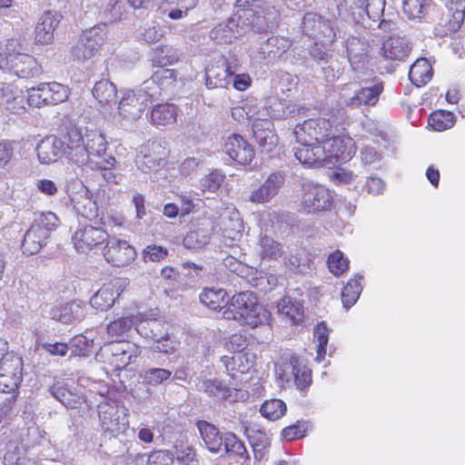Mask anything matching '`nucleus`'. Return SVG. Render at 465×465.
<instances>
[{
  "label": "nucleus",
  "mask_w": 465,
  "mask_h": 465,
  "mask_svg": "<svg viewBox=\"0 0 465 465\" xmlns=\"http://www.w3.org/2000/svg\"><path fill=\"white\" fill-rule=\"evenodd\" d=\"M84 315L83 303L76 301L54 306L49 311L51 319L65 324L73 323Z\"/></svg>",
  "instance_id": "c85d7f7f"
},
{
  "label": "nucleus",
  "mask_w": 465,
  "mask_h": 465,
  "mask_svg": "<svg viewBox=\"0 0 465 465\" xmlns=\"http://www.w3.org/2000/svg\"><path fill=\"white\" fill-rule=\"evenodd\" d=\"M200 436L209 451L218 453L223 449V435L218 428L206 420H199L196 423Z\"/></svg>",
  "instance_id": "c756f323"
},
{
  "label": "nucleus",
  "mask_w": 465,
  "mask_h": 465,
  "mask_svg": "<svg viewBox=\"0 0 465 465\" xmlns=\"http://www.w3.org/2000/svg\"><path fill=\"white\" fill-rule=\"evenodd\" d=\"M278 312L285 315L292 324H298L303 319V304L290 296H285L277 303Z\"/></svg>",
  "instance_id": "e433bc0d"
},
{
  "label": "nucleus",
  "mask_w": 465,
  "mask_h": 465,
  "mask_svg": "<svg viewBox=\"0 0 465 465\" xmlns=\"http://www.w3.org/2000/svg\"><path fill=\"white\" fill-rule=\"evenodd\" d=\"M224 174L220 171L214 170L204 175L201 181V193L189 191L181 192L179 199L183 203H193L194 201L203 202L204 200L213 199L215 194L224 182Z\"/></svg>",
  "instance_id": "ddd939ff"
},
{
  "label": "nucleus",
  "mask_w": 465,
  "mask_h": 465,
  "mask_svg": "<svg viewBox=\"0 0 465 465\" xmlns=\"http://www.w3.org/2000/svg\"><path fill=\"white\" fill-rule=\"evenodd\" d=\"M136 315L122 317L112 322L107 326V333L112 339H118L124 335L133 326L135 327Z\"/></svg>",
  "instance_id": "864d4df0"
},
{
  "label": "nucleus",
  "mask_w": 465,
  "mask_h": 465,
  "mask_svg": "<svg viewBox=\"0 0 465 465\" xmlns=\"http://www.w3.org/2000/svg\"><path fill=\"white\" fill-rule=\"evenodd\" d=\"M17 43L10 40L5 48L0 46V69L19 78H32L41 74L36 59L16 51Z\"/></svg>",
  "instance_id": "39448f33"
},
{
  "label": "nucleus",
  "mask_w": 465,
  "mask_h": 465,
  "mask_svg": "<svg viewBox=\"0 0 465 465\" xmlns=\"http://www.w3.org/2000/svg\"><path fill=\"white\" fill-rule=\"evenodd\" d=\"M154 341L153 351L164 354L173 353L179 345V342L173 337H171L167 331H164L162 337H158Z\"/></svg>",
  "instance_id": "338daca9"
},
{
  "label": "nucleus",
  "mask_w": 465,
  "mask_h": 465,
  "mask_svg": "<svg viewBox=\"0 0 465 465\" xmlns=\"http://www.w3.org/2000/svg\"><path fill=\"white\" fill-rule=\"evenodd\" d=\"M50 392L67 409H77L84 402L82 391L64 381H56L50 388Z\"/></svg>",
  "instance_id": "5701e85b"
},
{
  "label": "nucleus",
  "mask_w": 465,
  "mask_h": 465,
  "mask_svg": "<svg viewBox=\"0 0 465 465\" xmlns=\"http://www.w3.org/2000/svg\"><path fill=\"white\" fill-rule=\"evenodd\" d=\"M68 157L77 165L89 164L93 168L95 161L106 154L107 143L104 135L96 130L72 128L67 134Z\"/></svg>",
  "instance_id": "f03ea898"
},
{
  "label": "nucleus",
  "mask_w": 465,
  "mask_h": 465,
  "mask_svg": "<svg viewBox=\"0 0 465 465\" xmlns=\"http://www.w3.org/2000/svg\"><path fill=\"white\" fill-rule=\"evenodd\" d=\"M92 93L98 102L99 110L104 114H111L113 106L116 104V86L108 80H101L95 83Z\"/></svg>",
  "instance_id": "bb28decb"
},
{
  "label": "nucleus",
  "mask_w": 465,
  "mask_h": 465,
  "mask_svg": "<svg viewBox=\"0 0 465 465\" xmlns=\"http://www.w3.org/2000/svg\"><path fill=\"white\" fill-rule=\"evenodd\" d=\"M259 248V253L262 259L277 260L283 253L282 245L267 235L260 237Z\"/></svg>",
  "instance_id": "8fccbe9b"
},
{
  "label": "nucleus",
  "mask_w": 465,
  "mask_h": 465,
  "mask_svg": "<svg viewBox=\"0 0 465 465\" xmlns=\"http://www.w3.org/2000/svg\"><path fill=\"white\" fill-rule=\"evenodd\" d=\"M80 37L84 42V45H87L95 54L106 40L107 25L106 24L94 25L89 30L84 31Z\"/></svg>",
  "instance_id": "a19ab883"
},
{
  "label": "nucleus",
  "mask_w": 465,
  "mask_h": 465,
  "mask_svg": "<svg viewBox=\"0 0 465 465\" xmlns=\"http://www.w3.org/2000/svg\"><path fill=\"white\" fill-rule=\"evenodd\" d=\"M115 159L110 155L108 157H103L101 160H97L93 164V168H96L99 171L100 175L108 183H116L115 174L112 171V167L114 165Z\"/></svg>",
  "instance_id": "0e129e2a"
},
{
  "label": "nucleus",
  "mask_w": 465,
  "mask_h": 465,
  "mask_svg": "<svg viewBox=\"0 0 465 465\" xmlns=\"http://www.w3.org/2000/svg\"><path fill=\"white\" fill-rule=\"evenodd\" d=\"M165 323L155 318H149L144 314H136L135 330L143 337L155 340L162 337L165 330Z\"/></svg>",
  "instance_id": "7c9ffc66"
},
{
  "label": "nucleus",
  "mask_w": 465,
  "mask_h": 465,
  "mask_svg": "<svg viewBox=\"0 0 465 465\" xmlns=\"http://www.w3.org/2000/svg\"><path fill=\"white\" fill-rule=\"evenodd\" d=\"M286 411V403L280 399L265 401L260 408L261 414L270 420L281 419L285 414Z\"/></svg>",
  "instance_id": "603ef678"
},
{
  "label": "nucleus",
  "mask_w": 465,
  "mask_h": 465,
  "mask_svg": "<svg viewBox=\"0 0 465 465\" xmlns=\"http://www.w3.org/2000/svg\"><path fill=\"white\" fill-rule=\"evenodd\" d=\"M259 116H267V110L263 108L262 111L254 112L247 104L244 106L232 108V117L239 123H242L247 119L254 121Z\"/></svg>",
  "instance_id": "680f3d73"
},
{
  "label": "nucleus",
  "mask_w": 465,
  "mask_h": 465,
  "mask_svg": "<svg viewBox=\"0 0 465 465\" xmlns=\"http://www.w3.org/2000/svg\"><path fill=\"white\" fill-rule=\"evenodd\" d=\"M329 334L330 330L324 322L318 323L313 329V339L317 343V355L315 358L317 362H322L325 359L327 353L326 346L329 341Z\"/></svg>",
  "instance_id": "3c124183"
},
{
  "label": "nucleus",
  "mask_w": 465,
  "mask_h": 465,
  "mask_svg": "<svg viewBox=\"0 0 465 465\" xmlns=\"http://www.w3.org/2000/svg\"><path fill=\"white\" fill-rule=\"evenodd\" d=\"M363 275L358 273L351 278L341 291V302L343 307L350 309L358 301L361 292Z\"/></svg>",
  "instance_id": "58836bf2"
},
{
  "label": "nucleus",
  "mask_w": 465,
  "mask_h": 465,
  "mask_svg": "<svg viewBox=\"0 0 465 465\" xmlns=\"http://www.w3.org/2000/svg\"><path fill=\"white\" fill-rule=\"evenodd\" d=\"M433 70L426 58H419L411 66L409 78L417 87L425 85L432 77Z\"/></svg>",
  "instance_id": "c9c22d12"
},
{
  "label": "nucleus",
  "mask_w": 465,
  "mask_h": 465,
  "mask_svg": "<svg viewBox=\"0 0 465 465\" xmlns=\"http://www.w3.org/2000/svg\"><path fill=\"white\" fill-rule=\"evenodd\" d=\"M0 106L12 114L25 111V98L21 89L12 84H0Z\"/></svg>",
  "instance_id": "4be33fe9"
},
{
  "label": "nucleus",
  "mask_w": 465,
  "mask_h": 465,
  "mask_svg": "<svg viewBox=\"0 0 465 465\" xmlns=\"http://www.w3.org/2000/svg\"><path fill=\"white\" fill-rule=\"evenodd\" d=\"M431 4V0H402V11L410 20L421 21L427 15Z\"/></svg>",
  "instance_id": "a18cd8bd"
},
{
  "label": "nucleus",
  "mask_w": 465,
  "mask_h": 465,
  "mask_svg": "<svg viewBox=\"0 0 465 465\" xmlns=\"http://www.w3.org/2000/svg\"><path fill=\"white\" fill-rule=\"evenodd\" d=\"M223 318L254 329L268 324L271 313L259 303L252 292L247 291L236 293L231 298L224 306Z\"/></svg>",
  "instance_id": "7ed1b4c3"
},
{
  "label": "nucleus",
  "mask_w": 465,
  "mask_h": 465,
  "mask_svg": "<svg viewBox=\"0 0 465 465\" xmlns=\"http://www.w3.org/2000/svg\"><path fill=\"white\" fill-rule=\"evenodd\" d=\"M227 292L222 288H204L201 292L200 302L211 310H222L225 302Z\"/></svg>",
  "instance_id": "de8ad7c7"
},
{
  "label": "nucleus",
  "mask_w": 465,
  "mask_h": 465,
  "mask_svg": "<svg viewBox=\"0 0 465 465\" xmlns=\"http://www.w3.org/2000/svg\"><path fill=\"white\" fill-rule=\"evenodd\" d=\"M349 263L348 258L339 250L331 253L327 260L328 268L335 276H340L347 272Z\"/></svg>",
  "instance_id": "bf43d9fd"
},
{
  "label": "nucleus",
  "mask_w": 465,
  "mask_h": 465,
  "mask_svg": "<svg viewBox=\"0 0 465 465\" xmlns=\"http://www.w3.org/2000/svg\"><path fill=\"white\" fill-rule=\"evenodd\" d=\"M212 224L204 222L201 227L191 230L183 238V245L188 249H200L209 243L212 235Z\"/></svg>",
  "instance_id": "f704fd0d"
},
{
  "label": "nucleus",
  "mask_w": 465,
  "mask_h": 465,
  "mask_svg": "<svg viewBox=\"0 0 465 465\" xmlns=\"http://www.w3.org/2000/svg\"><path fill=\"white\" fill-rule=\"evenodd\" d=\"M22 359L14 353H6L0 360V392L15 391L22 381Z\"/></svg>",
  "instance_id": "f8f14e48"
},
{
  "label": "nucleus",
  "mask_w": 465,
  "mask_h": 465,
  "mask_svg": "<svg viewBox=\"0 0 465 465\" xmlns=\"http://www.w3.org/2000/svg\"><path fill=\"white\" fill-rule=\"evenodd\" d=\"M105 261L115 267L129 265L136 257L134 248L125 240L115 237L107 238L106 244L103 250Z\"/></svg>",
  "instance_id": "2eb2a0df"
},
{
  "label": "nucleus",
  "mask_w": 465,
  "mask_h": 465,
  "mask_svg": "<svg viewBox=\"0 0 465 465\" xmlns=\"http://www.w3.org/2000/svg\"><path fill=\"white\" fill-rule=\"evenodd\" d=\"M33 224L38 225L42 230L46 231L49 235L50 232L58 227L59 219L53 212L41 213L35 218Z\"/></svg>",
  "instance_id": "69168bd1"
},
{
  "label": "nucleus",
  "mask_w": 465,
  "mask_h": 465,
  "mask_svg": "<svg viewBox=\"0 0 465 465\" xmlns=\"http://www.w3.org/2000/svg\"><path fill=\"white\" fill-rule=\"evenodd\" d=\"M94 339L85 335H76L69 342V350L75 356H87L93 350Z\"/></svg>",
  "instance_id": "13d9d810"
},
{
  "label": "nucleus",
  "mask_w": 465,
  "mask_h": 465,
  "mask_svg": "<svg viewBox=\"0 0 465 465\" xmlns=\"http://www.w3.org/2000/svg\"><path fill=\"white\" fill-rule=\"evenodd\" d=\"M129 282L126 278H116L104 284L91 297L90 305L101 312L109 310L116 298L125 290Z\"/></svg>",
  "instance_id": "4468645a"
},
{
  "label": "nucleus",
  "mask_w": 465,
  "mask_h": 465,
  "mask_svg": "<svg viewBox=\"0 0 465 465\" xmlns=\"http://www.w3.org/2000/svg\"><path fill=\"white\" fill-rule=\"evenodd\" d=\"M223 151L232 160L241 165L249 164L254 156L252 145L239 134H232L227 138Z\"/></svg>",
  "instance_id": "6ab92c4d"
},
{
  "label": "nucleus",
  "mask_w": 465,
  "mask_h": 465,
  "mask_svg": "<svg viewBox=\"0 0 465 465\" xmlns=\"http://www.w3.org/2000/svg\"><path fill=\"white\" fill-rule=\"evenodd\" d=\"M449 15L454 23L460 24L465 19V0H449L446 4Z\"/></svg>",
  "instance_id": "774afa93"
},
{
  "label": "nucleus",
  "mask_w": 465,
  "mask_h": 465,
  "mask_svg": "<svg viewBox=\"0 0 465 465\" xmlns=\"http://www.w3.org/2000/svg\"><path fill=\"white\" fill-rule=\"evenodd\" d=\"M299 147L294 148L296 159L304 165L309 166H328L324 149L316 142L302 143H298Z\"/></svg>",
  "instance_id": "b1692460"
},
{
  "label": "nucleus",
  "mask_w": 465,
  "mask_h": 465,
  "mask_svg": "<svg viewBox=\"0 0 465 465\" xmlns=\"http://www.w3.org/2000/svg\"><path fill=\"white\" fill-rule=\"evenodd\" d=\"M27 103L31 106L41 107L61 104L69 96V88L60 83H41L28 88Z\"/></svg>",
  "instance_id": "9d476101"
},
{
  "label": "nucleus",
  "mask_w": 465,
  "mask_h": 465,
  "mask_svg": "<svg viewBox=\"0 0 465 465\" xmlns=\"http://www.w3.org/2000/svg\"><path fill=\"white\" fill-rule=\"evenodd\" d=\"M178 60V54L169 45H161L155 50V57L153 63L158 64L159 67H163L172 64Z\"/></svg>",
  "instance_id": "e2e57ef3"
},
{
  "label": "nucleus",
  "mask_w": 465,
  "mask_h": 465,
  "mask_svg": "<svg viewBox=\"0 0 465 465\" xmlns=\"http://www.w3.org/2000/svg\"><path fill=\"white\" fill-rule=\"evenodd\" d=\"M344 114L338 111L336 114L327 117L311 118L298 124L293 131L297 143H308L322 140L333 134L335 131H344Z\"/></svg>",
  "instance_id": "20e7f679"
},
{
  "label": "nucleus",
  "mask_w": 465,
  "mask_h": 465,
  "mask_svg": "<svg viewBox=\"0 0 465 465\" xmlns=\"http://www.w3.org/2000/svg\"><path fill=\"white\" fill-rule=\"evenodd\" d=\"M284 183V176L281 172L271 173L258 188L254 189L249 200L254 203H266L274 199Z\"/></svg>",
  "instance_id": "aec40b11"
},
{
  "label": "nucleus",
  "mask_w": 465,
  "mask_h": 465,
  "mask_svg": "<svg viewBox=\"0 0 465 465\" xmlns=\"http://www.w3.org/2000/svg\"><path fill=\"white\" fill-rule=\"evenodd\" d=\"M226 371L232 379L249 372L253 367L255 355L251 352L235 353L232 356H223L221 359Z\"/></svg>",
  "instance_id": "a878e982"
},
{
  "label": "nucleus",
  "mask_w": 465,
  "mask_h": 465,
  "mask_svg": "<svg viewBox=\"0 0 465 465\" xmlns=\"http://www.w3.org/2000/svg\"><path fill=\"white\" fill-rule=\"evenodd\" d=\"M409 41L398 35H392L384 40L380 54L386 60L403 61L411 52Z\"/></svg>",
  "instance_id": "393cba45"
},
{
  "label": "nucleus",
  "mask_w": 465,
  "mask_h": 465,
  "mask_svg": "<svg viewBox=\"0 0 465 465\" xmlns=\"http://www.w3.org/2000/svg\"><path fill=\"white\" fill-rule=\"evenodd\" d=\"M346 49L348 58L352 64L360 62L361 57L368 53V45L356 37H352L348 39Z\"/></svg>",
  "instance_id": "052dcab7"
},
{
  "label": "nucleus",
  "mask_w": 465,
  "mask_h": 465,
  "mask_svg": "<svg viewBox=\"0 0 465 465\" xmlns=\"http://www.w3.org/2000/svg\"><path fill=\"white\" fill-rule=\"evenodd\" d=\"M232 74L233 72L225 62L220 65H212L206 69V86L209 89L225 87Z\"/></svg>",
  "instance_id": "72a5a7b5"
},
{
  "label": "nucleus",
  "mask_w": 465,
  "mask_h": 465,
  "mask_svg": "<svg viewBox=\"0 0 465 465\" xmlns=\"http://www.w3.org/2000/svg\"><path fill=\"white\" fill-rule=\"evenodd\" d=\"M100 425L104 432L113 435L124 433L129 425L126 410L116 401L104 399L98 404Z\"/></svg>",
  "instance_id": "1a4fd4ad"
},
{
  "label": "nucleus",
  "mask_w": 465,
  "mask_h": 465,
  "mask_svg": "<svg viewBox=\"0 0 465 465\" xmlns=\"http://www.w3.org/2000/svg\"><path fill=\"white\" fill-rule=\"evenodd\" d=\"M252 133L259 146L270 153L277 144V136L273 132V124L268 118L259 116L252 122Z\"/></svg>",
  "instance_id": "412c9836"
},
{
  "label": "nucleus",
  "mask_w": 465,
  "mask_h": 465,
  "mask_svg": "<svg viewBox=\"0 0 465 465\" xmlns=\"http://www.w3.org/2000/svg\"><path fill=\"white\" fill-rule=\"evenodd\" d=\"M143 382L149 386H158L172 377V371L163 368H151L141 375Z\"/></svg>",
  "instance_id": "6e6d98bb"
},
{
  "label": "nucleus",
  "mask_w": 465,
  "mask_h": 465,
  "mask_svg": "<svg viewBox=\"0 0 465 465\" xmlns=\"http://www.w3.org/2000/svg\"><path fill=\"white\" fill-rule=\"evenodd\" d=\"M36 152L41 163L50 164L65 154L68 156L67 143L54 135H49L37 144Z\"/></svg>",
  "instance_id": "a211bd4d"
},
{
  "label": "nucleus",
  "mask_w": 465,
  "mask_h": 465,
  "mask_svg": "<svg viewBox=\"0 0 465 465\" xmlns=\"http://www.w3.org/2000/svg\"><path fill=\"white\" fill-rule=\"evenodd\" d=\"M177 107L172 104H160L152 109L151 120L155 125H168L175 123Z\"/></svg>",
  "instance_id": "37998d69"
},
{
  "label": "nucleus",
  "mask_w": 465,
  "mask_h": 465,
  "mask_svg": "<svg viewBox=\"0 0 465 465\" xmlns=\"http://www.w3.org/2000/svg\"><path fill=\"white\" fill-rule=\"evenodd\" d=\"M62 20L58 12H45L35 27V40L44 45L50 44L54 39V32Z\"/></svg>",
  "instance_id": "cd10ccee"
},
{
  "label": "nucleus",
  "mask_w": 465,
  "mask_h": 465,
  "mask_svg": "<svg viewBox=\"0 0 465 465\" xmlns=\"http://www.w3.org/2000/svg\"><path fill=\"white\" fill-rule=\"evenodd\" d=\"M157 92H149L143 86L139 90L124 93L118 103L117 112L122 124H133L138 120Z\"/></svg>",
  "instance_id": "0eeeda50"
},
{
  "label": "nucleus",
  "mask_w": 465,
  "mask_h": 465,
  "mask_svg": "<svg viewBox=\"0 0 465 465\" xmlns=\"http://www.w3.org/2000/svg\"><path fill=\"white\" fill-rule=\"evenodd\" d=\"M175 456L178 462L183 465H198L199 461L196 458L194 449L183 440L176 441L174 445V453L169 450H159L152 454L149 458L150 463H156L157 461H164L165 465L173 462Z\"/></svg>",
  "instance_id": "dca6fc26"
},
{
  "label": "nucleus",
  "mask_w": 465,
  "mask_h": 465,
  "mask_svg": "<svg viewBox=\"0 0 465 465\" xmlns=\"http://www.w3.org/2000/svg\"><path fill=\"white\" fill-rule=\"evenodd\" d=\"M175 80L174 71L172 69L160 67L156 72L153 73L150 80L143 82V86L149 92H157V95L160 94V89L163 86L173 83Z\"/></svg>",
  "instance_id": "c03bdc74"
},
{
  "label": "nucleus",
  "mask_w": 465,
  "mask_h": 465,
  "mask_svg": "<svg viewBox=\"0 0 465 465\" xmlns=\"http://www.w3.org/2000/svg\"><path fill=\"white\" fill-rule=\"evenodd\" d=\"M142 350L131 341H111L100 349L96 357L103 359L113 370H123L135 362Z\"/></svg>",
  "instance_id": "423d86ee"
},
{
  "label": "nucleus",
  "mask_w": 465,
  "mask_h": 465,
  "mask_svg": "<svg viewBox=\"0 0 465 465\" xmlns=\"http://www.w3.org/2000/svg\"><path fill=\"white\" fill-rule=\"evenodd\" d=\"M49 235L46 231L42 230L38 225L32 224L26 231L22 242V251L27 255H34L37 253Z\"/></svg>",
  "instance_id": "2f4dec72"
},
{
  "label": "nucleus",
  "mask_w": 465,
  "mask_h": 465,
  "mask_svg": "<svg viewBox=\"0 0 465 465\" xmlns=\"http://www.w3.org/2000/svg\"><path fill=\"white\" fill-rule=\"evenodd\" d=\"M291 45L292 42L288 38L273 35L267 39L262 49L263 54H268V56L275 58L284 54Z\"/></svg>",
  "instance_id": "09e8293b"
},
{
  "label": "nucleus",
  "mask_w": 465,
  "mask_h": 465,
  "mask_svg": "<svg viewBox=\"0 0 465 465\" xmlns=\"http://www.w3.org/2000/svg\"><path fill=\"white\" fill-rule=\"evenodd\" d=\"M287 367L292 368L293 380L299 390H305L311 385L312 371L299 356L292 355Z\"/></svg>",
  "instance_id": "4c0bfd02"
},
{
  "label": "nucleus",
  "mask_w": 465,
  "mask_h": 465,
  "mask_svg": "<svg viewBox=\"0 0 465 465\" xmlns=\"http://www.w3.org/2000/svg\"><path fill=\"white\" fill-rule=\"evenodd\" d=\"M224 450L227 453L234 454L241 459L248 460L249 456L243 443L232 432H227L223 435Z\"/></svg>",
  "instance_id": "4d7b16f0"
},
{
  "label": "nucleus",
  "mask_w": 465,
  "mask_h": 465,
  "mask_svg": "<svg viewBox=\"0 0 465 465\" xmlns=\"http://www.w3.org/2000/svg\"><path fill=\"white\" fill-rule=\"evenodd\" d=\"M170 150L163 141H148L137 149L135 163L144 173L157 171L165 166Z\"/></svg>",
  "instance_id": "6e6552de"
},
{
  "label": "nucleus",
  "mask_w": 465,
  "mask_h": 465,
  "mask_svg": "<svg viewBox=\"0 0 465 465\" xmlns=\"http://www.w3.org/2000/svg\"><path fill=\"white\" fill-rule=\"evenodd\" d=\"M342 133L343 131L332 132L333 134L320 143L322 149H324L328 166L334 165L339 162H347L355 153L353 140Z\"/></svg>",
  "instance_id": "9b49d317"
},
{
  "label": "nucleus",
  "mask_w": 465,
  "mask_h": 465,
  "mask_svg": "<svg viewBox=\"0 0 465 465\" xmlns=\"http://www.w3.org/2000/svg\"><path fill=\"white\" fill-rule=\"evenodd\" d=\"M382 91L383 84L381 82L376 83L371 86L362 87L350 98L347 102V105L353 107H358L361 104L374 105L377 104Z\"/></svg>",
  "instance_id": "473e14b6"
},
{
  "label": "nucleus",
  "mask_w": 465,
  "mask_h": 465,
  "mask_svg": "<svg viewBox=\"0 0 465 465\" xmlns=\"http://www.w3.org/2000/svg\"><path fill=\"white\" fill-rule=\"evenodd\" d=\"M202 390L211 397L230 401H234L237 395H233V393L237 394L239 392L237 390L228 388L216 379L204 380L202 383Z\"/></svg>",
  "instance_id": "79ce46f5"
},
{
  "label": "nucleus",
  "mask_w": 465,
  "mask_h": 465,
  "mask_svg": "<svg viewBox=\"0 0 465 465\" xmlns=\"http://www.w3.org/2000/svg\"><path fill=\"white\" fill-rule=\"evenodd\" d=\"M429 124L438 132L450 129L454 124V115L443 110L433 112L429 117Z\"/></svg>",
  "instance_id": "5fc2aeb1"
},
{
  "label": "nucleus",
  "mask_w": 465,
  "mask_h": 465,
  "mask_svg": "<svg viewBox=\"0 0 465 465\" xmlns=\"http://www.w3.org/2000/svg\"><path fill=\"white\" fill-rule=\"evenodd\" d=\"M5 465H39L36 461L27 456V450L24 446H18L15 443L7 445L6 452L4 456Z\"/></svg>",
  "instance_id": "49530a36"
},
{
  "label": "nucleus",
  "mask_w": 465,
  "mask_h": 465,
  "mask_svg": "<svg viewBox=\"0 0 465 465\" xmlns=\"http://www.w3.org/2000/svg\"><path fill=\"white\" fill-rule=\"evenodd\" d=\"M274 15V8L264 0H236L232 15L213 27L209 35L217 44H230L251 27L260 29L262 20H270Z\"/></svg>",
  "instance_id": "f257e3e1"
},
{
  "label": "nucleus",
  "mask_w": 465,
  "mask_h": 465,
  "mask_svg": "<svg viewBox=\"0 0 465 465\" xmlns=\"http://www.w3.org/2000/svg\"><path fill=\"white\" fill-rule=\"evenodd\" d=\"M304 203H331L334 193L320 184L308 183L304 185Z\"/></svg>",
  "instance_id": "ea45409f"
},
{
  "label": "nucleus",
  "mask_w": 465,
  "mask_h": 465,
  "mask_svg": "<svg viewBox=\"0 0 465 465\" xmlns=\"http://www.w3.org/2000/svg\"><path fill=\"white\" fill-rule=\"evenodd\" d=\"M108 234L101 228L85 225L79 227L72 237V242L78 252L86 253L94 247L103 243Z\"/></svg>",
  "instance_id": "f3484780"
}]
</instances>
